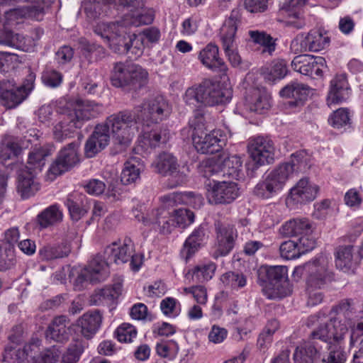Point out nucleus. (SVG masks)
I'll list each match as a JSON object with an SVG mask.
<instances>
[{"label": "nucleus", "mask_w": 363, "mask_h": 363, "mask_svg": "<svg viewBox=\"0 0 363 363\" xmlns=\"http://www.w3.org/2000/svg\"><path fill=\"white\" fill-rule=\"evenodd\" d=\"M295 239L290 240L282 242L279 247L280 255L281 257L286 259H293L301 256Z\"/></svg>", "instance_id": "nucleus-55"}, {"label": "nucleus", "mask_w": 363, "mask_h": 363, "mask_svg": "<svg viewBox=\"0 0 363 363\" xmlns=\"http://www.w3.org/2000/svg\"><path fill=\"white\" fill-rule=\"evenodd\" d=\"M83 55L91 61L94 59L95 61L102 60L106 56V50L101 45L95 43H88L83 48Z\"/></svg>", "instance_id": "nucleus-57"}, {"label": "nucleus", "mask_w": 363, "mask_h": 363, "mask_svg": "<svg viewBox=\"0 0 363 363\" xmlns=\"http://www.w3.org/2000/svg\"><path fill=\"white\" fill-rule=\"evenodd\" d=\"M208 184L207 198L212 204H228L238 197L240 192L238 184L233 182L216 181Z\"/></svg>", "instance_id": "nucleus-15"}, {"label": "nucleus", "mask_w": 363, "mask_h": 363, "mask_svg": "<svg viewBox=\"0 0 363 363\" xmlns=\"http://www.w3.org/2000/svg\"><path fill=\"white\" fill-rule=\"evenodd\" d=\"M310 91L308 85L292 82L283 87L279 94L281 97L293 99L294 101L289 102L290 105L298 106L303 105V101L307 99Z\"/></svg>", "instance_id": "nucleus-26"}, {"label": "nucleus", "mask_w": 363, "mask_h": 363, "mask_svg": "<svg viewBox=\"0 0 363 363\" xmlns=\"http://www.w3.org/2000/svg\"><path fill=\"white\" fill-rule=\"evenodd\" d=\"M168 179L166 182L167 189H174L182 186L187 182V175L179 168L168 173Z\"/></svg>", "instance_id": "nucleus-59"}, {"label": "nucleus", "mask_w": 363, "mask_h": 363, "mask_svg": "<svg viewBox=\"0 0 363 363\" xmlns=\"http://www.w3.org/2000/svg\"><path fill=\"white\" fill-rule=\"evenodd\" d=\"M257 275L258 283L268 298H282L291 294L286 267H260Z\"/></svg>", "instance_id": "nucleus-5"}, {"label": "nucleus", "mask_w": 363, "mask_h": 363, "mask_svg": "<svg viewBox=\"0 0 363 363\" xmlns=\"http://www.w3.org/2000/svg\"><path fill=\"white\" fill-rule=\"evenodd\" d=\"M249 35L254 43L265 47L269 53L274 50L275 44L269 35L258 30H250Z\"/></svg>", "instance_id": "nucleus-54"}, {"label": "nucleus", "mask_w": 363, "mask_h": 363, "mask_svg": "<svg viewBox=\"0 0 363 363\" xmlns=\"http://www.w3.org/2000/svg\"><path fill=\"white\" fill-rule=\"evenodd\" d=\"M232 97L230 89H223L219 82L206 79L186 89L184 99L194 106H213L225 104Z\"/></svg>", "instance_id": "nucleus-3"}, {"label": "nucleus", "mask_w": 363, "mask_h": 363, "mask_svg": "<svg viewBox=\"0 0 363 363\" xmlns=\"http://www.w3.org/2000/svg\"><path fill=\"white\" fill-rule=\"evenodd\" d=\"M310 274L307 279L308 288H321L333 280V273L329 270L327 262L319 259L306 266Z\"/></svg>", "instance_id": "nucleus-19"}, {"label": "nucleus", "mask_w": 363, "mask_h": 363, "mask_svg": "<svg viewBox=\"0 0 363 363\" xmlns=\"http://www.w3.org/2000/svg\"><path fill=\"white\" fill-rule=\"evenodd\" d=\"M62 220V213L57 205L45 208L37 217L38 224L43 228L53 225Z\"/></svg>", "instance_id": "nucleus-43"}, {"label": "nucleus", "mask_w": 363, "mask_h": 363, "mask_svg": "<svg viewBox=\"0 0 363 363\" xmlns=\"http://www.w3.org/2000/svg\"><path fill=\"white\" fill-rule=\"evenodd\" d=\"M122 291V284L116 283L113 286H106L96 291L95 301L113 303L119 297Z\"/></svg>", "instance_id": "nucleus-46"}, {"label": "nucleus", "mask_w": 363, "mask_h": 363, "mask_svg": "<svg viewBox=\"0 0 363 363\" xmlns=\"http://www.w3.org/2000/svg\"><path fill=\"white\" fill-rule=\"evenodd\" d=\"M78 147V143L73 142L59 152L48 169V177L50 180H53L57 176L70 170L79 162Z\"/></svg>", "instance_id": "nucleus-14"}, {"label": "nucleus", "mask_w": 363, "mask_h": 363, "mask_svg": "<svg viewBox=\"0 0 363 363\" xmlns=\"http://www.w3.org/2000/svg\"><path fill=\"white\" fill-rule=\"evenodd\" d=\"M295 240L298 248L300 249L301 255L312 250L315 246V240L310 233L302 235L301 237L295 239Z\"/></svg>", "instance_id": "nucleus-64"}, {"label": "nucleus", "mask_w": 363, "mask_h": 363, "mask_svg": "<svg viewBox=\"0 0 363 363\" xmlns=\"http://www.w3.org/2000/svg\"><path fill=\"white\" fill-rule=\"evenodd\" d=\"M330 124L335 128H340L350 123L349 112L347 108L335 111L329 119Z\"/></svg>", "instance_id": "nucleus-62"}, {"label": "nucleus", "mask_w": 363, "mask_h": 363, "mask_svg": "<svg viewBox=\"0 0 363 363\" xmlns=\"http://www.w3.org/2000/svg\"><path fill=\"white\" fill-rule=\"evenodd\" d=\"M1 245V242H0ZM16 264L15 252L0 245V272H6Z\"/></svg>", "instance_id": "nucleus-53"}, {"label": "nucleus", "mask_w": 363, "mask_h": 363, "mask_svg": "<svg viewBox=\"0 0 363 363\" xmlns=\"http://www.w3.org/2000/svg\"><path fill=\"white\" fill-rule=\"evenodd\" d=\"M194 194L191 191L189 192H174L160 197V200L162 203L161 207L167 210L170 207H174L177 204L187 203L190 199L194 197Z\"/></svg>", "instance_id": "nucleus-45"}, {"label": "nucleus", "mask_w": 363, "mask_h": 363, "mask_svg": "<svg viewBox=\"0 0 363 363\" xmlns=\"http://www.w3.org/2000/svg\"><path fill=\"white\" fill-rule=\"evenodd\" d=\"M26 39L19 33H14L11 30H4L0 33V48L6 50V48H16L25 50Z\"/></svg>", "instance_id": "nucleus-44"}, {"label": "nucleus", "mask_w": 363, "mask_h": 363, "mask_svg": "<svg viewBox=\"0 0 363 363\" xmlns=\"http://www.w3.org/2000/svg\"><path fill=\"white\" fill-rule=\"evenodd\" d=\"M250 157H255L258 161L272 164L274 161L275 148L272 140L259 136L252 139L247 145Z\"/></svg>", "instance_id": "nucleus-20"}, {"label": "nucleus", "mask_w": 363, "mask_h": 363, "mask_svg": "<svg viewBox=\"0 0 363 363\" xmlns=\"http://www.w3.org/2000/svg\"><path fill=\"white\" fill-rule=\"evenodd\" d=\"M110 260L103 257L102 255H96L78 274L74 284L78 287H83L86 283L96 284L106 279L108 276V265Z\"/></svg>", "instance_id": "nucleus-13"}, {"label": "nucleus", "mask_w": 363, "mask_h": 363, "mask_svg": "<svg viewBox=\"0 0 363 363\" xmlns=\"http://www.w3.org/2000/svg\"><path fill=\"white\" fill-rule=\"evenodd\" d=\"M318 191V186L309 184L308 179L303 178L290 190L289 198L286 202L291 201L295 203H306L315 198Z\"/></svg>", "instance_id": "nucleus-21"}, {"label": "nucleus", "mask_w": 363, "mask_h": 363, "mask_svg": "<svg viewBox=\"0 0 363 363\" xmlns=\"http://www.w3.org/2000/svg\"><path fill=\"white\" fill-rule=\"evenodd\" d=\"M335 265L337 269L348 272L354 265L353 246H340L335 252Z\"/></svg>", "instance_id": "nucleus-39"}, {"label": "nucleus", "mask_w": 363, "mask_h": 363, "mask_svg": "<svg viewBox=\"0 0 363 363\" xmlns=\"http://www.w3.org/2000/svg\"><path fill=\"white\" fill-rule=\"evenodd\" d=\"M147 76V71L138 65L118 62L113 64L110 79L116 88L135 91L146 84Z\"/></svg>", "instance_id": "nucleus-6"}, {"label": "nucleus", "mask_w": 363, "mask_h": 363, "mask_svg": "<svg viewBox=\"0 0 363 363\" xmlns=\"http://www.w3.org/2000/svg\"><path fill=\"white\" fill-rule=\"evenodd\" d=\"M169 138V131L164 127H160L151 130H143V143L151 148H156L160 144L165 143Z\"/></svg>", "instance_id": "nucleus-37"}, {"label": "nucleus", "mask_w": 363, "mask_h": 363, "mask_svg": "<svg viewBox=\"0 0 363 363\" xmlns=\"http://www.w3.org/2000/svg\"><path fill=\"white\" fill-rule=\"evenodd\" d=\"M138 121H140V116L135 110H124L110 116L104 124L95 127L94 131L86 140L84 147L86 157H93L108 145L110 129L113 135L111 154L116 155L124 152L130 145L134 135V126Z\"/></svg>", "instance_id": "nucleus-1"}, {"label": "nucleus", "mask_w": 363, "mask_h": 363, "mask_svg": "<svg viewBox=\"0 0 363 363\" xmlns=\"http://www.w3.org/2000/svg\"><path fill=\"white\" fill-rule=\"evenodd\" d=\"M349 85L345 74H337L330 82L328 102L338 104L346 99Z\"/></svg>", "instance_id": "nucleus-31"}, {"label": "nucleus", "mask_w": 363, "mask_h": 363, "mask_svg": "<svg viewBox=\"0 0 363 363\" xmlns=\"http://www.w3.org/2000/svg\"><path fill=\"white\" fill-rule=\"evenodd\" d=\"M94 30L115 52L125 54L130 50L131 32L122 20L99 23Z\"/></svg>", "instance_id": "nucleus-7"}, {"label": "nucleus", "mask_w": 363, "mask_h": 363, "mask_svg": "<svg viewBox=\"0 0 363 363\" xmlns=\"http://www.w3.org/2000/svg\"><path fill=\"white\" fill-rule=\"evenodd\" d=\"M322 318H325V315L320 313L308 317L306 322L308 327L318 325L311 333L308 340L320 350H322L323 346L341 344L348 333V325L345 321L343 322L341 317L337 316L330 318L328 322L322 323Z\"/></svg>", "instance_id": "nucleus-2"}, {"label": "nucleus", "mask_w": 363, "mask_h": 363, "mask_svg": "<svg viewBox=\"0 0 363 363\" xmlns=\"http://www.w3.org/2000/svg\"><path fill=\"white\" fill-rule=\"evenodd\" d=\"M279 189L267 177L262 182L258 183L255 189L254 194L261 199H269L277 194Z\"/></svg>", "instance_id": "nucleus-51"}, {"label": "nucleus", "mask_w": 363, "mask_h": 363, "mask_svg": "<svg viewBox=\"0 0 363 363\" xmlns=\"http://www.w3.org/2000/svg\"><path fill=\"white\" fill-rule=\"evenodd\" d=\"M347 359L346 352L340 347L332 348L330 352L323 357L322 363H345Z\"/></svg>", "instance_id": "nucleus-63"}, {"label": "nucleus", "mask_w": 363, "mask_h": 363, "mask_svg": "<svg viewBox=\"0 0 363 363\" xmlns=\"http://www.w3.org/2000/svg\"><path fill=\"white\" fill-rule=\"evenodd\" d=\"M203 65L209 69L218 68L221 72L227 70L225 62L218 57V48L211 43L200 51L199 56Z\"/></svg>", "instance_id": "nucleus-30"}, {"label": "nucleus", "mask_w": 363, "mask_h": 363, "mask_svg": "<svg viewBox=\"0 0 363 363\" xmlns=\"http://www.w3.org/2000/svg\"><path fill=\"white\" fill-rule=\"evenodd\" d=\"M221 137L220 130H212L209 133L192 135L193 144L198 152L212 155L223 149L225 141Z\"/></svg>", "instance_id": "nucleus-16"}, {"label": "nucleus", "mask_w": 363, "mask_h": 363, "mask_svg": "<svg viewBox=\"0 0 363 363\" xmlns=\"http://www.w3.org/2000/svg\"><path fill=\"white\" fill-rule=\"evenodd\" d=\"M245 101L250 110L258 113H263L264 111L270 107L269 99L264 93L255 88L250 89L245 96Z\"/></svg>", "instance_id": "nucleus-32"}, {"label": "nucleus", "mask_w": 363, "mask_h": 363, "mask_svg": "<svg viewBox=\"0 0 363 363\" xmlns=\"http://www.w3.org/2000/svg\"><path fill=\"white\" fill-rule=\"evenodd\" d=\"M217 234V247L213 252V257L226 256L233 250L235 241L238 237L237 230L233 225H223L220 223L216 224Z\"/></svg>", "instance_id": "nucleus-17"}, {"label": "nucleus", "mask_w": 363, "mask_h": 363, "mask_svg": "<svg viewBox=\"0 0 363 363\" xmlns=\"http://www.w3.org/2000/svg\"><path fill=\"white\" fill-rule=\"evenodd\" d=\"M353 301L350 298H345L341 300L337 305H335L332 307L330 314H335L339 315L340 314H342L344 316V319L341 318L343 322L345 321L347 325H348V322L350 320V315L353 313Z\"/></svg>", "instance_id": "nucleus-52"}, {"label": "nucleus", "mask_w": 363, "mask_h": 363, "mask_svg": "<svg viewBox=\"0 0 363 363\" xmlns=\"http://www.w3.org/2000/svg\"><path fill=\"white\" fill-rule=\"evenodd\" d=\"M104 254L111 263L120 264L129 262L133 271H138L142 264L141 257L135 253L133 244L130 238H125L121 246H118L115 242L111 246H108Z\"/></svg>", "instance_id": "nucleus-12"}, {"label": "nucleus", "mask_w": 363, "mask_h": 363, "mask_svg": "<svg viewBox=\"0 0 363 363\" xmlns=\"http://www.w3.org/2000/svg\"><path fill=\"white\" fill-rule=\"evenodd\" d=\"M154 19V16L151 13H128L125 15L122 20L130 28L131 26L138 27L141 25L150 24Z\"/></svg>", "instance_id": "nucleus-50"}, {"label": "nucleus", "mask_w": 363, "mask_h": 363, "mask_svg": "<svg viewBox=\"0 0 363 363\" xmlns=\"http://www.w3.org/2000/svg\"><path fill=\"white\" fill-rule=\"evenodd\" d=\"M155 172L162 176H167L172 170L179 167L177 158L167 152L160 153L152 163Z\"/></svg>", "instance_id": "nucleus-34"}, {"label": "nucleus", "mask_w": 363, "mask_h": 363, "mask_svg": "<svg viewBox=\"0 0 363 363\" xmlns=\"http://www.w3.org/2000/svg\"><path fill=\"white\" fill-rule=\"evenodd\" d=\"M35 79V75L32 72L29 73L21 86L0 97L1 104L7 108H16L28 97L33 90Z\"/></svg>", "instance_id": "nucleus-18"}, {"label": "nucleus", "mask_w": 363, "mask_h": 363, "mask_svg": "<svg viewBox=\"0 0 363 363\" xmlns=\"http://www.w3.org/2000/svg\"><path fill=\"white\" fill-rule=\"evenodd\" d=\"M242 162L238 155H231L223 160L221 164V174L223 177L238 180L242 177Z\"/></svg>", "instance_id": "nucleus-35"}, {"label": "nucleus", "mask_w": 363, "mask_h": 363, "mask_svg": "<svg viewBox=\"0 0 363 363\" xmlns=\"http://www.w3.org/2000/svg\"><path fill=\"white\" fill-rule=\"evenodd\" d=\"M19 237L18 228L16 227L11 228L4 233V238L0 240L1 245L15 252V244L18 242Z\"/></svg>", "instance_id": "nucleus-61"}, {"label": "nucleus", "mask_w": 363, "mask_h": 363, "mask_svg": "<svg viewBox=\"0 0 363 363\" xmlns=\"http://www.w3.org/2000/svg\"><path fill=\"white\" fill-rule=\"evenodd\" d=\"M285 13L287 16V19L284 23L286 27L301 30L306 26V19L300 11Z\"/></svg>", "instance_id": "nucleus-56"}, {"label": "nucleus", "mask_w": 363, "mask_h": 363, "mask_svg": "<svg viewBox=\"0 0 363 363\" xmlns=\"http://www.w3.org/2000/svg\"><path fill=\"white\" fill-rule=\"evenodd\" d=\"M135 111L139 113L140 121L147 126L150 123H158L167 118L171 113V107L167 99L161 95L152 96L138 106L134 108Z\"/></svg>", "instance_id": "nucleus-9"}, {"label": "nucleus", "mask_w": 363, "mask_h": 363, "mask_svg": "<svg viewBox=\"0 0 363 363\" xmlns=\"http://www.w3.org/2000/svg\"><path fill=\"white\" fill-rule=\"evenodd\" d=\"M70 244L67 241L59 243L48 244L40 248L38 251L40 259L52 261L62 259L69 256L71 252Z\"/></svg>", "instance_id": "nucleus-27"}, {"label": "nucleus", "mask_w": 363, "mask_h": 363, "mask_svg": "<svg viewBox=\"0 0 363 363\" xmlns=\"http://www.w3.org/2000/svg\"><path fill=\"white\" fill-rule=\"evenodd\" d=\"M294 169L291 163H282L271 172L267 177L274 184L279 191L284 186L286 180L294 173Z\"/></svg>", "instance_id": "nucleus-42"}, {"label": "nucleus", "mask_w": 363, "mask_h": 363, "mask_svg": "<svg viewBox=\"0 0 363 363\" xmlns=\"http://www.w3.org/2000/svg\"><path fill=\"white\" fill-rule=\"evenodd\" d=\"M311 226L306 218H294L286 222L279 232L284 237H291L296 239L306 233L311 232Z\"/></svg>", "instance_id": "nucleus-29"}, {"label": "nucleus", "mask_w": 363, "mask_h": 363, "mask_svg": "<svg viewBox=\"0 0 363 363\" xmlns=\"http://www.w3.org/2000/svg\"><path fill=\"white\" fill-rule=\"evenodd\" d=\"M172 213L175 218L177 226L184 228L191 224L194 220V213L187 208H179L173 210Z\"/></svg>", "instance_id": "nucleus-58"}, {"label": "nucleus", "mask_w": 363, "mask_h": 363, "mask_svg": "<svg viewBox=\"0 0 363 363\" xmlns=\"http://www.w3.org/2000/svg\"><path fill=\"white\" fill-rule=\"evenodd\" d=\"M207 229L205 225H201L196 228L186 240L181 251L182 255L187 262L201 247L206 238Z\"/></svg>", "instance_id": "nucleus-23"}, {"label": "nucleus", "mask_w": 363, "mask_h": 363, "mask_svg": "<svg viewBox=\"0 0 363 363\" xmlns=\"http://www.w3.org/2000/svg\"><path fill=\"white\" fill-rule=\"evenodd\" d=\"M160 218L163 224L160 230L163 234L170 233L172 228L177 226L172 212L163 208L152 210L146 217L143 216L142 220L145 225H150V223H160Z\"/></svg>", "instance_id": "nucleus-22"}, {"label": "nucleus", "mask_w": 363, "mask_h": 363, "mask_svg": "<svg viewBox=\"0 0 363 363\" xmlns=\"http://www.w3.org/2000/svg\"><path fill=\"white\" fill-rule=\"evenodd\" d=\"M84 350L82 340H76L68 347L67 352L62 355L60 363H77Z\"/></svg>", "instance_id": "nucleus-49"}, {"label": "nucleus", "mask_w": 363, "mask_h": 363, "mask_svg": "<svg viewBox=\"0 0 363 363\" xmlns=\"http://www.w3.org/2000/svg\"><path fill=\"white\" fill-rule=\"evenodd\" d=\"M39 340H33L28 344L24 345L23 348L16 350L12 346H7L5 348L4 358H15L19 362L33 361L35 363L36 359V354L39 352Z\"/></svg>", "instance_id": "nucleus-25"}, {"label": "nucleus", "mask_w": 363, "mask_h": 363, "mask_svg": "<svg viewBox=\"0 0 363 363\" xmlns=\"http://www.w3.org/2000/svg\"><path fill=\"white\" fill-rule=\"evenodd\" d=\"M83 195L79 193L69 194L65 205L67 206L71 219L73 221L79 220L87 212L82 204Z\"/></svg>", "instance_id": "nucleus-38"}, {"label": "nucleus", "mask_w": 363, "mask_h": 363, "mask_svg": "<svg viewBox=\"0 0 363 363\" xmlns=\"http://www.w3.org/2000/svg\"><path fill=\"white\" fill-rule=\"evenodd\" d=\"M92 114L85 105V102L79 99L73 109L66 110L59 114L58 122L55 125L53 134L59 142L69 138L76 129L81 128L84 122L91 118Z\"/></svg>", "instance_id": "nucleus-8"}, {"label": "nucleus", "mask_w": 363, "mask_h": 363, "mask_svg": "<svg viewBox=\"0 0 363 363\" xmlns=\"http://www.w3.org/2000/svg\"><path fill=\"white\" fill-rule=\"evenodd\" d=\"M222 282L232 287H243L246 284V278L242 274L228 272L221 276Z\"/></svg>", "instance_id": "nucleus-60"}, {"label": "nucleus", "mask_w": 363, "mask_h": 363, "mask_svg": "<svg viewBox=\"0 0 363 363\" xmlns=\"http://www.w3.org/2000/svg\"><path fill=\"white\" fill-rule=\"evenodd\" d=\"M287 73V65L283 60H274L269 67L262 69V74L265 80L271 84L277 79H283Z\"/></svg>", "instance_id": "nucleus-41"}, {"label": "nucleus", "mask_w": 363, "mask_h": 363, "mask_svg": "<svg viewBox=\"0 0 363 363\" xmlns=\"http://www.w3.org/2000/svg\"><path fill=\"white\" fill-rule=\"evenodd\" d=\"M321 350L306 340L296 347L294 353V363H314L319 357Z\"/></svg>", "instance_id": "nucleus-33"}, {"label": "nucleus", "mask_w": 363, "mask_h": 363, "mask_svg": "<svg viewBox=\"0 0 363 363\" xmlns=\"http://www.w3.org/2000/svg\"><path fill=\"white\" fill-rule=\"evenodd\" d=\"M102 323V315L95 310L84 313L77 320L82 335L86 339H91L96 333Z\"/></svg>", "instance_id": "nucleus-24"}, {"label": "nucleus", "mask_w": 363, "mask_h": 363, "mask_svg": "<svg viewBox=\"0 0 363 363\" xmlns=\"http://www.w3.org/2000/svg\"><path fill=\"white\" fill-rule=\"evenodd\" d=\"M69 320L65 315L55 317L49 325L46 335L58 342H64L69 339Z\"/></svg>", "instance_id": "nucleus-28"}, {"label": "nucleus", "mask_w": 363, "mask_h": 363, "mask_svg": "<svg viewBox=\"0 0 363 363\" xmlns=\"http://www.w3.org/2000/svg\"><path fill=\"white\" fill-rule=\"evenodd\" d=\"M314 66H316V60L308 55H297L291 62V67L296 72L313 78Z\"/></svg>", "instance_id": "nucleus-40"}, {"label": "nucleus", "mask_w": 363, "mask_h": 363, "mask_svg": "<svg viewBox=\"0 0 363 363\" xmlns=\"http://www.w3.org/2000/svg\"><path fill=\"white\" fill-rule=\"evenodd\" d=\"M240 21V14L238 9H233L230 16L225 20L220 28V39L223 48L228 60L233 67H237L241 63V57L234 50L233 45L235 36L237 32L238 23Z\"/></svg>", "instance_id": "nucleus-11"}, {"label": "nucleus", "mask_w": 363, "mask_h": 363, "mask_svg": "<svg viewBox=\"0 0 363 363\" xmlns=\"http://www.w3.org/2000/svg\"><path fill=\"white\" fill-rule=\"evenodd\" d=\"M137 161L133 159L127 161L124 164V167L121 174V182L124 185H128L135 183L140 179V167L139 164H136Z\"/></svg>", "instance_id": "nucleus-47"}, {"label": "nucleus", "mask_w": 363, "mask_h": 363, "mask_svg": "<svg viewBox=\"0 0 363 363\" xmlns=\"http://www.w3.org/2000/svg\"><path fill=\"white\" fill-rule=\"evenodd\" d=\"M330 44V38L326 33L312 29L308 33H298L291 42L290 48L295 53L319 52Z\"/></svg>", "instance_id": "nucleus-10"}, {"label": "nucleus", "mask_w": 363, "mask_h": 363, "mask_svg": "<svg viewBox=\"0 0 363 363\" xmlns=\"http://www.w3.org/2000/svg\"><path fill=\"white\" fill-rule=\"evenodd\" d=\"M21 152L19 145L13 141H4L0 144V163L6 165V162L16 157Z\"/></svg>", "instance_id": "nucleus-48"}, {"label": "nucleus", "mask_w": 363, "mask_h": 363, "mask_svg": "<svg viewBox=\"0 0 363 363\" xmlns=\"http://www.w3.org/2000/svg\"><path fill=\"white\" fill-rule=\"evenodd\" d=\"M216 265L210 262L207 264L196 266L185 275L186 279L195 284L203 283L210 280L216 271Z\"/></svg>", "instance_id": "nucleus-36"}, {"label": "nucleus", "mask_w": 363, "mask_h": 363, "mask_svg": "<svg viewBox=\"0 0 363 363\" xmlns=\"http://www.w3.org/2000/svg\"><path fill=\"white\" fill-rule=\"evenodd\" d=\"M52 154V148L44 146L33 149L28 155L26 166L18 175L17 190L22 199H28L40 189V184L35 175L41 172L46 158Z\"/></svg>", "instance_id": "nucleus-4"}]
</instances>
